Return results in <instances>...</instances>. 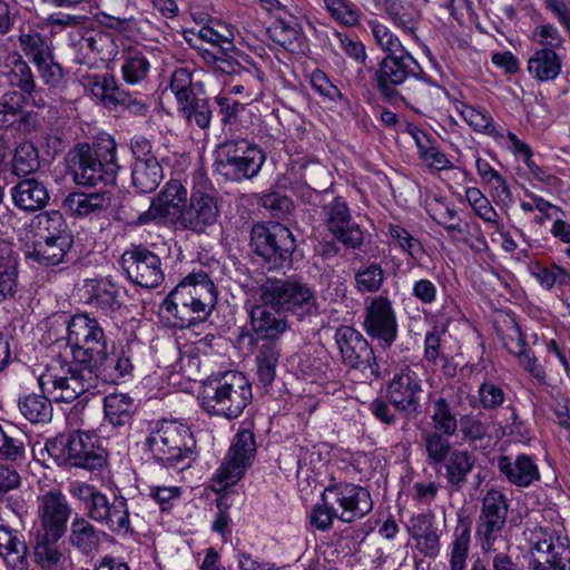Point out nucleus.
I'll return each instance as SVG.
<instances>
[{
	"label": "nucleus",
	"mask_w": 570,
	"mask_h": 570,
	"mask_svg": "<svg viewBox=\"0 0 570 570\" xmlns=\"http://www.w3.org/2000/svg\"><path fill=\"white\" fill-rule=\"evenodd\" d=\"M21 414L31 423H46L52 417L50 400L45 395L29 394L19 401Z\"/></svg>",
	"instance_id": "43"
},
{
	"label": "nucleus",
	"mask_w": 570,
	"mask_h": 570,
	"mask_svg": "<svg viewBox=\"0 0 570 570\" xmlns=\"http://www.w3.org/2000/svg\"><path fill=\"white\" fill-rule=\"evenodd\" d=\"M42 393H46L56 402L71 403L85 392L96 387L94 375L83 364H66L59 372L48 368L39 377Z\"/></svg>",
	"instance_id": "8"
},
{
	"label": "nucleus",
	"mask_w": 570,
	"mask_h": 570,
	"mask_svg": "<svg viewBox=\"0 0 570 570\" xmlns=\"http://www.w3.org/2000/svg\"><path fill=\"white\" fill-rule=\"evenodd\" d=\"M253 397L247 377L228 371L204 384L200 393L202 407L209 414L227 419L238 417Z\"/></svg>",
	"instance_id": "3"
},
{
	"label": "nucleus",
	"mask_w": 570,
	"mask_h": 570,
	"mask_svg": "<svg viewBox=\"0 0 570 570\" xmlns=\"http://www.w3.org/2000/svg\"><path fill=\"white\" fill-rule=\"evenodd\" d=\"M58 541L46 538V533L38 532L33 547V560L42 568L56 566L61 558V552L56 543Z\"/></svg>",
	"instance_id": "61"
},
{
	"label": "nucleus",
	"mask_w": 570,
	"mask_h": 570,
	"mask_svg": "<svg viewBox=\"0 0 570 570\" xmlns=\"http://www.w3.org/2000/svg\"><path fill=\"white\" fill-rule=\"evenodd\" d=\"M69 544L78 552L90 556L99 548V534L94 524L83 517H76L70 524Z\"/></svg>",
	"instance_id": "35"
},
{
	"label": "nucleus",
	"mask_w": 570,
	"mask_h": 570,
	"mask_svg": "<svg viewBox=\"0 0 570 570\" xmlns=\"http://www.w3.org/2000/svg\"><path fill=\"white\" fill-rule=\"evenodd\" d=\"M299 183L292 186L294 193L298 194L306 202H309L312 194L326 190L330 181V173L318 161H308L299 168Z\"/></svg>",
	"instance_id": "31"
},
{
	"label": "nucleus",
	"mask_w": 570,
	"mask_h": 570,
	"mask_svg": "<svg viewBox=\"0 0 570 570\" xmlns=\"http://www.w3.org/2000/svg\"><path fill=\"white\" fill-rule=\"evenodd\" d=\"M91 91L106 106H117L128 100V94L119 87L116 78L111 75L95 77Z\"/></svg>",
	"instance_id": "45"
},
{
	"label": "nucleus",
	"mask_w": 570,
	"mask_h": 570,
	"mask_svg": "<svg viewBox=\"0 0 570 570\" xmlns=\"http://www.w3.org/2000/svg\"><path fill=\"white\" fill-rule=\"evenodd\" d=\"M32 224L38 227L39 239H58L65 236H71L68 233L66 222L57 210L45 212L35 216Z\"/></svg>",
	"instance_id": "48"
},
{
	"label": "nucleus",
	"mask_w": 570,
	"mask_h": 570,
	"mask_svg": "<svg viewBox=\"0 0 570 570\" xmlns=\"http://www.w3.org/2000/svg\"><path fill=\"white\" fill-rule=\"evenodd\" d=\"M32 118L30 114L21 115V107L13 102V96L6 95L0 100V130L7 129L19 121V129Z\"/></svg>",
	"instance_id": "63"
},
{
	"label": "nucleus",
	"mask_w": 570,
	"mask_h": 570,
	"mask_svg": "<svg viewBox=\"0 0 570 570\" xmlns=\"http://www.w3.org/2000/svg\"><path fill=\"white\" fill-rule=\"evenodd\" d=\"M537 540L531 542L530 552L546 554V560L540 557L531 558L529 566L532 570H570V549L563 543L553 542L542 530L533 533Z\"/></svg>",
	"instance_id": "23"
},
{
	"label": "nucleus",
	"mask_w": 570,
	"mask_h": 570,
	"mask_svg": "<svg viewBox=\"0 0 570 570\" xmlns=\"http://www.w3.org/2000/svg\"><path fill=\"white\" fill-rule=\"evenodd\" d=\"M26 434L18 426L7 422L0 424V455L10 461H19L24 458Z\"/></svg>",
	"instance_id": "40"
},
{
	"label": "nucleus",
	"mask_w": 570,
	"mask_h": 570,
	"mask_svg": "<svg viewBox=\"0 0 570 570\" xmlns=\"http://www.w3.org/2000/svg\"><path fill=\"white\" fill-rule=\"evenodd\" d=\"M110 200L108 191L71 193L65 198L63 208L73 216H87L107 208Z\"/></svg>",
	"instance_id": "34"
},
{
	"label": "nucleus",
	"mask_w": 570,
	"mask_h": 570,
	"mask_svg": "<svg viewBox=\"0 0 570 570\" xmlns=\"http://www.w3.org/2000/svg\"><path fill=\"white\" fill-rule=\"evenodd\" d=\"M509 510V499L502 491L490 489L482 497L475 534L484 552L495 550L494 546L507 524Z\"/></svg>",
	"instance_id": "11"
},
{
	"label": "nucleus",
	"mask_w": 570,
	"mask_h": 570,
	"mask_svg": "<svg viewBox=\"0 0 570 570\" xmlns=\"http://www.w3.org/2000/svg\"><path fill=\"white\" fill-rule=\"evenodd\" d=\"M326 226L332 235L346 247L360 248L363 244V232L350 213L347 204L336 197L324 206Z\"/></svg>",
	"instance_id": "20"
},
{
	"label": "nucleus",
	"mask_w": 570,
	"mask_h": 570,
	"mask_svg": "<svg viewBox=\"0 0 570 570\" xmlns=\"http://www.w3.org/2000/svg\"><path fill=\"white\" fill-rule=\"evenodd\" d=\"M7 78L11 86L19 88L24 95L36 91V81L31 68L20 55H14L8 65Z\"/></svg>",
	"instance_id": "46"
},
{
	"label": "nucleus",
	"mask_w": 570,
	"mask_h": 570,
	"mask_svg": "<svg viewBox=\"0 0 570 570\" xmlns=\"http://www.w3.org/2000/svg\"><path fill=\"white\" fill-rule=\"evenodd\" d=\"M72 237L65 236L58 239H38L31 250L27 252V258L45 267L57 266L63 262L71 248Z\"/></svg>",
	"instance_id": "30"
},
{
	"label": "nucleus",
	"mask_w": 570,
	"mask_h": 570,
	"mask_svg": "<svg viewBox=\"0 0 570 570\" xmlns=\"http://www.w3.org/2000/svg\"><path fill=\"white\" fill-rule=\"evenodd\" d=\"M259 298L277 309L296 314H311L316 309V298L312 288L302 281L267 278L259 287Z\"/></svg>",
	"instance_id": "9"
},
{
	"label": "nucleus",
	"mask_w": 570,
	"mask_h": 570,
	"mask_svg": "<svg viewBox=\"0 0 570 570\" xmlns=\"http://www.w3.org/2000/svg\"><path fill=\"white\" fill-rule=\"evenodd\" d=\"M409 533L415 541V548L425 557H435L440 551V535L433 527L432 513L413 515L409 523Z\"/></svg>",
	"instance_id": "28"
},
{
	"label": "nucleus",
	"mask_w": 570,
	"mask_h": 570,
	"mask_svg": "<svg viewBox=\"0 0 570 570\" xmlns=\"http://www.w3.org/2000/svg\"><path fill=\"white\" fill-rule=\"evenodd\" d=\"M450 436L452 435L439 431H431L423 434L425 452L430 465H440L451 455L453 450L449 440Z\"/></svg>",
	"instance_id": "47"
},
{
	"label": "nucleus",
	"mask_w": 570,
	"mask_h": 570,
	"mask_svg": "<svg viewBox=\"0 0 570 570\" xmlns=\"http://www.w3.org/2000/svg\"><path fill=\"white\" fill-rule=\"evenodd\" d=\"M235 53L236 50H225L222 47L212 46L210 49H203L202 57L223 73L238 70L243 77L248 78L249 75L242 69V62L234 57Z\"/></svg>",
	"instance_id": "52"
},
{
	"label": "nucleus",
	"mask_w": 570,
	"mask_h": 570,
	"mask_svg": "<svg viewBox=\"0 0 570 570\" xmlns=\"http://www.w3.org/2000/svg\"><path fill=\"white\" fill-rule=\"evenodd\" d=\"M122 58L121 73L127 83L136 85L147 77L150 63L141 50L130 47L124 51Z\"/></svg>",
	"instance_id": "41"
},
{
	"label": "nucleus",
	"mask_w": 570,
	"mask_h": 570,
	"mask_svg": "<svg viewBox=\"0 0 570 570\" xmlns=\"http://www.w3.org/2000/svg\"><path fill=\"white\" fill-rule=\"evenodd\" d=\"M498 470L507 481L520 488H527L540 480L539 468L528 454H519L514 460L509 455H500Z\"/></svg>",
	"instance_id": "26"
},
{
	"label": "nucleus",
	"mask_w": 570,
	"mask_h": 570,
	"mask_svg": "<svg viewBox=\"0 0 570 570\" xmlns=\"http://www.w3.org/2000/svg\"><path fill=\"white\" fill-rule=\"evenodd\" d=\"M354 281L360 293H377L385 281V273L379 264L370 263L357 269Z\"/></svg>",
	"instance_id": "55"
},
{
	"label": "nucleus",
	"mask_w": 570,
	"mask_h": 570,
	"mask_svg": "<svg viewBox=\"0 0 570 570\" xmlns=\"http://www.w3.org/2000/svg\"><path fill=\"white\" fill-rule=\"evenodd\" d=\"M322 500L333 501L338 507L337 518L346 523L362 519L373 509L368 490L353 483L340 482L326 487Z\"/></svg>",
	"instance_id": "14"
},
{
	"label": "nucleus",
	"mask_w": 570,
	"mask_h": 570,
	"mask_svg": "<svg viewBox=\"0 0 570 570\" xmlns=\"http://www.w3.org/2000/svg\"><path fill=\"white\" fill-rule=\"evenodd\" d=\"M279 356L281 351L275 342H266L259 346L256 355L257 375L264 385H269L275 380Z\"/></svg>",
	"instance_id": "42"
},
{
	"label": "nucleus",
	"mask_w": 570,
	"mask_h": 570,
	"mask_svg": "<svg viewBox=\"0 0 570 570\" xmlns=\"http://www.w3.org/2000/svg\"><path fill=\"white\" fill-rule=\"evenodd\" d=\"M330 16L344 27H356L360 23V10L350 0H324Z\"/></svg>",
	"instance_id": "58"
},
{
	"label": "nucleus",
	"mask_w": 570,
	"mask_h": 570,
	"mask_svg": "<svg viewBox=\"0 0 570 570\" xmlns=\"http://www.w3.org/2000/svg\"><path fill=\"white\" fill-rule=\"evenodd\" d=\"M18 40L24 56L35 65L45 62L52 55L47 40L38 32L21 33Z\"/></svg>",
	"instance_id": "53"
},
{
	"label": "nucleus",
	"mask_w": 570,
	"mask_h": 570,
	"mask_svg": "<svg viewBox=\"0 0 570 570\" xmlns=\"http://www.w3.org/2000/svg\"><path fill=\"white\" fill-rule=\"evenodd\" d=\"M561 58L556 50L541 48L528 61V70L539 81L556 79L561 72Z\"/></svg>",
	"instance_id": "36"
},
{
	"label": "nucleus",
	"mask_w": 570,
	"mask_h": 570,
	"mask_svg": "<svg viewBox=\"0 0 570 570\" xmlns=\"http://www.w3.org/2000/svg\"><path fill=\"white\" fill-rule=\"evenodd\" d=\"M266 160L265 151L247 139H228L218 145L215 168L230 181L250 180L258 175Z\"/></svg>",
	"instance_id": "6"
},
{
	"label": "nucleus",
	"mask_w": 570,
	"mask_h": 570,
	"mask_svg": "<svg viewBox=\"0 0 570 570\" xmlns=\"http://www.w3.org/2000/svg\"><path fill=\"white\" fill-rule=\"evenodd\" d=\"M364 330L372 338H379L390 346L396 338L397 323L391 301L375 296L365 307Z\"/></svg>",
	"instance_id": "19"
},
{
	"label": "nucleus",
	"mask_w": 570,
	"mask_h": 570,
	"mask_svg": "<svg viewBox=\"0 0 570 570\" xmlns=\"http://www.w3.org/2000/svg\"><path fill=\"white\" fill-rule=\"evenodd\" d=\"M94 375V384L97 386V381L101 380L105 383H117L120 379L129 375L134 365L129 355L124 351H109L108 346L102 350L94 360L86 366Z\"/></svg>",
	"instance_id": "24"
},
{
	"label": "nucleus",
	"mask_w": 570,
	"mask_h": 570,
	"mask_svg": "<svg viewBox=\"0 0 570 570\" xmlns=\"http://www.w3.org/2000/svg\"><path fill=\"white\" fill-rule=\"evenodd\" d=\"M375 81L381 96L391 104L424 106L444 91L411 53L385 56L375 71Z\"/></svg>",
	"instance_id": "1"
},
{
	"label": "nucleus",
	"mask_w": 570,
	"mask_h": 570,
	"mask_svg": "<svg viewBox=\"0 0 570 570\" xmlns=\"http://www.w3.org/2000/svg\"><path fill=\"white\" fill-rule=\"evenodd\" d=\"M86 510L91 520L106 524L112 532L126 533L130 529L127 501L122 497L109 502L104 493L97 491Z\"/></svg>",
	"instance_id": "21"
},
{
	"label": "nucleus",
	"mask_w": 570,
	"mask_h": 570,
	"mask_svg": "<svg viewBox=\"0 0 570 570\" xmlns=\"http://www.w3.org/2000/svg\"><path fill=\"white\" fill-rule=\"evenodd\" d=\"M256 454L254 433L248 429L239 430L217 471L216 480L224 487L235 484L252 465Z\"/></svg>",
	"instance_id": "16"
},
{
	"label": "nucleus",
	"mask_w": 570,
	"mask_h": 570,
	"mask_svg": "<svg viewBox=\"0 0 570 570\" xmlns=\"http://www.w3.org/2000/svg\"><path fill=\"white\" fill-rule=\"evenodd\" d=\"M146 445L161 466L184 470L194 460L196 441L187 425L164 420L150 431Z\"/></svg>",
	"instance_id": "4"
},
{
	"label": "nucleus",
	"mask_w": 570,
	"mask_h": 570,
	"mask_svg": "<svg viewBox=\"0 0 570 570\" xmlns=\"http://www.w3.org/2000/svg\"><path fill=\"white\" fill-rule=\"evenodd\" d=\"M422 382L410 371H402L393 376L386 389V397L406 416H416L421 410Z\"/></svg>",
	"instance_id": "18"
},
{
	"label": "nucleus",
	"mask_w": 570,
	"mask_h": 570,
	"mask_svg": "<svg viewBox=\"0 0 570 570\" xmlns=\"http://www.w3.org/2000/svg\"><path fill=\"white\" fill-rule=\"evenodd\" d=\"M442 464L448 484L454 491H461L475 465V458L466 450H453Z\"/></svg>",
	"instance_id": "33"
},
{
	"label": "nucleus",
	"mask_w": 570,
	"mask_h": 570,
	"mask_svg": "<svg viewBox=\"0 0 570 570\" xmlns=\"http://www.w3.org/2000/svg\"><path fill=\"white\" fill-rule=\"evenodd\" d=\"M87 302L104 312L116 311L120 307L116 287L107 282H91Z\"/></svg>",
	"instance_id": "51"
},
{
	"label": "nucleus",
	"mask_w": 570,
	"mask_h": 570,
	"mask_svg": "<svg viewBox=\"0 0 570 570\" xmlns=\"http://www.w3.org/2000/svg\"><path fill=\"white\" fill-rule=\"evenodd\" d=\"M49 455L58 464H69L89 471L101 469L107 462V454L96 436L82 431H72L48 440L45 445Z\"/></svg>",
	"instance_id": "5"
},
{
	"label": "nucleus",
	"mask_w": 570,
	"mask_h": 570,
	"mask_svg": "<svg viewBox=\"0 0 570 570\" xmlns=\"http://www.w3.org/2000/svg\"><path fill=\"white\" fill-rule=\"evenodd\" d=\"M180 282L186 284L196 301L197 316L207 317L217 298L215 285L208 274L204 271L193 272Z\"/></svg>",
	"instance_id": "29"
},
{
	"label": "nucleus",
	"mask_w": 570,
	"mask_h": 570,
	"mask_svg": "<svg viewBox=\"0 0 570 570\" xmlns=\"http://www.w3.org/2000/svg\"><path fill=\"white\" fill-rule=\"evenodd\" d=\"M157 198L165 205L166 208H174L180 212L187 202V189L180 180L171 179L158 194Z\"/></svg>",
	"instance_id": "64"
},
{
	"label": "nucleus",
	"mask_w": 570,
	"mask_h": 570,
	"mask_svg": "<svg viewBox=\"0 0 570 570\" xmlns=\"http://www.w3.org/2000/svg\"><path fill=\"white\" fill-rule=\"evenodd\" d=\"M136 409L134 399L127 394H109L104 400L105 417L116 428L130 424Z\"/></svg>",
	"instance_id": "37"
},
{
	"label": "nucleus",
	"mask_w": 570,
	"mask_h": 570,
	"mask_svg": "<svg viewBox=\"0 0 570 570\" xmlns=\"http://www.w3.org/2000/svg\"><path fill=\"white\" fill-rule=\"evenodd\" d=\"M0 556L12 570H28L26 541L17 532L4 525H0Z\"/></svg>",
	"instance_id": "32"
},
{
	"label": "nucleus",
	"mask_w": 570,
	"mask_h": 570,
	"mask_svg": "<svg viewBox=\"0 0 570 570\" xmlns=\"http://www.w3.org/2000/svg\"><path fill=\"white\" fill-rule=\"evenodd\" d=\"M122 268L131 283L156 288L164 278L160 257L142 245H134L121 256Z\"/></svg>",
	"instance_id": "15"
},
{
	"label": "nucleus",
	"mask_w": 570,
	"mask_h": 570,
	"mask_svg": "<svg viewBox=\"0 0 570 570\" xmlns=\"http://www.w3.org/2000/svg\"><path fill=\"white\" fill-rule=\"evenodd\" d=\"M40 167L38 149L30 142L20 144L16 148L12 169L17 176H27Z\"/></svg>",
	"instance_id": "56"
},
{
	"label": "nucleus",
	"mask_w": 570,
	"mask_h": 570,
	"mask_svg": "<svg viewBox=\"0 0 570 570\" xmlns=\"http://www.w3.org/2000/svg\"><path fill=\"white\" fill-rule=\"evenodd\" d=\"M433 431L444 434L454 435L458 430V420L452 412L450 403L444 397H440L433 403V412L431 415Z\"/></svg>",
	"instance_id": "57"
},
{
	"label": "nucleus",
	"mask_w": 570,
	"mask_h": 570,
	"mask_svg": "<svg viewBox=\"0 0 570 570\" xmlns=\"http://www.w3.org/2000/svg\"><path fill=\"white\" fill-rule=\"evenodd\" d=\"M163 179V168L157 158L135 161L131 169L134 187L140 193H153Z\"/></svg>",
	"instance_id": "38"
},
{
	"label": "nucleus",
	"mask_w": 570,
	"mask_h": 570,
	"mask_svg": "<svg viewBox=\"0 0 570 570\" xmlns=\"http://www.w3.org/2000/svg\"><path fill=\"white\" fill-rule=\"evenodd\" d=\"M81 49H89L104 62H110L118 53L116 38L104 30H92L86 32L80 42Z\"/></svg>",
	"instance_id": "39"
},
{
	"label": "nucleus",
	"mask_w": 570,
	"mask_h": 570,
	"mask_svg": "<svg viewBox=\"0 0 570 570\" xmlns=\"http://www.w3.org/2000/svg\"><path fill=\"white\" fill-rule=\"evenodd\" d=\"M249 245L268 269L281 268L291 262L296 247L292 232L281 223L254 224Z\"/></svg>",
	"instance_id": "7"
},
{
	"label": "nucleus",
	"mask_w": 570,
	"mask_h": 570,
	"mask_svg": "<svg viewBox=\"0 0 570 570\" xmlns=\"http://www.w3.org/2000/svg\"><path fill=\"white\" fill-rule=\"evenodd\" d=\"M428 214L430 217L441 225L449 234H463L464 227L462 219L453 206H450L439 198L428 204Z\"/></svg>",
	"instance_id": "44"
},
{
	"label": "nucleus",
	"mask_w": 570,
	"mask_h": 570,
	"mask_svg": "<svg viewBox=\"0 0 570 570\" xmlns=\"http://www.w3.org/2000/svg\"><path fill=\"white\" fill-rule=\"evenodd\" d=\"M335 341L346 365L361 370L367 380L380 377V366L374 351L360 332L351 326H340L335 333Z\"/></svg>",
	"instance_id": "12"
},
{
	"label": "nucleus",
	"mask_w": 570,
	"mask_h": 570,
	"mask_svg": "<svg viewBox=\"0 0 570 570\" xmlns=\"http://www.w3.org/2000/svg\"><path fill=\"white\" fill-rule=\"evenodd\" d=\"M219 215V198L212 191L194 189L188 204L180 209L177 220L184 229L203 234L216 225Z\"/></svg>",
	"instance_id": "13"
},
{
	"label": "nucleus",
	"mask_w": 570,
	"mask_h": 570,
	"mask_svg": "<svg viewBox=\"0 0 570 570\" xmlns=\"http://www.w3.org/2000/svg\"><path fill=\"white\" fill-rule=\"evenodd\" d=\"M179 105L189 125H196L200 129L209 127L213 110L207 98H202L195 94L188 98V101Z\"/></svg>",
	"instance_id": "50"
},
{
	"label": "nucleus",
	"mask_w": 570,
	"mask_h": 570,
	"mask_svg": "<svg viewBox=\"0 0 570 570\" xmlns=\"http://www.w3.org/2000/svg\"><path fill=\"white\" fill-rule=\"evenodd\" d=\"M471 529L468 523L461 522L454 530V540L451 548L450 570H464L470 548Z\"/></svg>",
	"instance_id": "54"
},
{
	"label": "nucleus",
	"mask_w": 570,
	"mask_h": 570,
	"mask_svg": "<svg viewBox=\"0 0 570 570\" xmlns=\"http://www.w3.org/2000/svg\"><path fill=\"white\" fill-rule=\"evenodd\" d=\"M386 13L396 27L415 37L421 20V13L409 3L392 1L386 7Z\"/></svg>",
	"instance_id": "49"
},
{
	"label": "nucleus",
	"mask_w": 570,
	"mask_h": 570,
	"mask_svg": "<svg viewBox=\"0 0 570 570\" xmlns=\"http://www.w3.org/2000/svg\"><path fill=\"white\" fill-rule=\"evenodd\" d=\"M38 517L46 538L59 541L67 532L71 507L60 491H48L39 499Z\"/></svg>",
	"instance_id": "17"
},
{
	"label": "nucleus",
	"mask_w": 570,
	"mask_h": 570,
	"mask_svg": "<svg viewBox=\"0 0 570 570\" xmlns=\"http://www.w3.org/2000/svg\"><path fill=\"white\" fill-rule=\"evenodd\" d=\"M116 149L115 139L108 135L99 137L92 146L78 145L71 160L73 181L85 187L114 185L119 170Z\"/></svg>",
	"instance_id": "2"
},
{
	"label": "nucleus",
	"mask_w": 570,
	"mask_h": 570,
	"mask_svg": "<svg viewBox=\"0 0 570 570\" xmlns=\"http://www.w3.org/2000/svg\"><path fill=\"white\" fill-rule=\"evenodd\" d=\"M13 204L23 212L32 213L46 207L50 199L45 183L35 177L26 178L11 188Z\"/></svg>",
	"instance_id": "27"
},
{
	"label": "nucleus",
	"mask_w": 570,
	"mask_h": 570,
	"mask_svg": "<svg viewBox=\"0 0 570 570\" xmlns=\"http://www.w3.org/2000/svg\"><path fill=\"white\" fill-rule=\"evenodd\" d=\"M368 26L371 28L372 35L377 43V46L386 52V56H400L410 53L404 46L402 45L401 40L394 36L387 27L384 24L377 22V21H370Z\"/></svg>",
	"instance_id": "60"
},
{
	"label": "nucleus",
	"mask_w": 570,
	"mask_h": 570,
	"mask_svg": "<svg viewBox=\"0 0 570 570\" xmlns=\"http://www.w3.org/2000/svg\"><path fill=\"white\" fill-rule=\"evenodd\" d=\"M249 313V325L257 340L275 342L287 330L285 316L275 306L259 303L247 307Z\"/></svg>",
	"instance_id": "22"
},
{
	"label": "nucleus",
	"mask_w": 570,
	"mask_h": 570,
	"mask_svg": "<svg viewBox=\"0 0 570 570\" xmlns=\"http://www.w3.org/2000/svg\"><path fill=\"white\" fill-rule=\"evenodd\" d=\"M67 344L76 363L87 366L108 345L104 328L88 314L73 315L67 326Z\"/></svg>",
	"instance_id": "10"
},
{
	"label": "nucleus",
	"mask_w": 570,
	"mask_h": 570,
	"mask_svg": "<svg viewBox=\"0 0 570 570\" xmlns=\"http://www.w3.org/2000/svg\"><path fill=\"white\" fill-rule=\"evenodd\" d=\"M190 289L185 283H179L165 298L163 306L175 318V326L184 328L204 321L206 317H198L196 301L189 294Z\"/></svg>",
	"instance_id": "25"
},
{
	"label": "nucleus",
	"mask_w": 570,
	"mask_h": 570,
	"mask_svg": "<svg viewBox=\"0 0 570 570\" xmlns=\"http://www.w3.org/2000/svg\"><path fill=\"white\" fill-rule=\"evenodd\" d=\"M531 273L547 289H551L554 284H559L561 286L570 284V274L557 265L548 267L535 263L531 267Z\"/></svg>",
	"instance_id": "62"
},
{
	"label": "nucleus",
	"mask_w": 570,
	"mask_h": 570,
	"mask_svg": "<svg viewBox=\"0 0 570 570\" xmlns=\"http://www.w3.org/2000/svg\"><path fill=\"white\" fill-rule=\"evenodd\" d=\"M198 36L210 46L222 47L225 50H236L233 43L232 30L220 21H210L209 24L199 30Z\"/></svg>",
	"instance_id": "59"
}]
</instances>
